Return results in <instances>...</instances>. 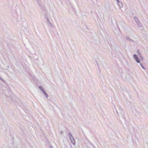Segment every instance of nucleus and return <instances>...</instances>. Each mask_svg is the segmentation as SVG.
<instances>
[{"instance_id": "f257e3e1", "label": "nucleus", "mask_w": 148, "mask_h": 148, "mask_svg": "<svg viewBox=\"0 0 148 148\" xmlns=\"http://www.w3.org/2000/svg\"><path fill=\"white\" fill-rule=\"evenodd\" d=\"M68 136L71 141V143L73 145H75V141L72 135L70 133H69Z\"/></svg>"}, {"instance_id": "f03ea898", "label": "nucleus", "mask_w": 148, "mask_h": 148, "mask_svg": "<svg viewBox=\"0 0 148 148\" xmlns=\"http://www.w3.org/2000/svg\"><path fill=\"white\" fill-rule=\"evenodd\" d=\"M119 109L120 112L119 113L117 111H116V112L118 115H120L122 116L123 115V110L122 108H119Z\"/></svg>"}, {"instance_id": "7ed1b4c3", "label": "nucleus", "mask_w": 148, "mask_h": 148, "mask_svg": "<svg viewBox=\"0 0 148 148\" xmlns=\"http://www.w3.org/2000/svg\"><path fill=\"white\" fill-rule=\"evenodd\" d=\"M9 98L12 101H14V99L15 97V96L14 95H10L9 96Z\"/></svg>"}, {"instance_id": "20e7f679", "label": "nucleus", "mask_w": 148, "mask_h": 148, "mask_svg": "<svg viewBox=\"0 0 148 148\" xmlns=\"http://www.w3.org/2000/svg\"><path fill=\"white\" fill-rule=\"evenodd\" d=\"M117 4L120 8H121L123 7V5L121 1H120Z\"/></svg>"}, {"instance_id": "39448f33", "label": "nucleus", "mask_w": 148, "mask_h": 148, "mask_svg": "<svg viewBox=\"0 0 148 148\" xmlns=\"http://www.w3.org/2000/svg\"><path fill=\"white\" fill-rule=\"evenodd\" d=\"M43 92L44 93V95H45V96L47 98V97L48 96V95L47 93L44 91H43Z\"/></svg>"}, {"instance_id": "423d86ee", "label": "nucleus", "mask_w": 148, "mask_h": 148, "mask_svg": "<svg viewBox=\"0 0 148 148\" xmlns=\"http://www.w3.org/2000/svg\"><path fill=\"white\" fill-rule=\"evenodd\" d=\"M136 23H137V25H138L139 27H140V26H141L140 23V22L139 21H138L136 22Z\"/></svg>"}, {"instance_id": "0eeeda50", "label": "nucleus", "mask_w": 148, "mask_h": 148, "mask_svg": "<svg viewBox=\"0 0 148 148\" xmlns=\"http://www.w3.org/2000/svg\"><path fill=\"white\" fill-rule=\"evenodd\" d=\"M133 57L134 59L135 60L138 58L137 55L136 54L134 55L133 56Z\"/></svg>"}, {"instance_id": "6e6552de", "label": "nucleus", "mask_w": 148, "mask_h": 148, "mask_svg": "<svg viewBox=\"0 0 148 148\" xmlns=\"http://www.w3.org/2000/svg\"><path fill=\"white\" fill-rule=\"evenodd\" d=\"M39 88L43 92V91H44V89H43V87L41 86H39Z\"/></svg>"}, {"instance_id": "1a4fd4ad", "label": "nucleus", "mask_w": 148, "mask_h": 148, "mask_svg": "<svg viewBox=\"0 0 148 148\" xmlns=\"http://www.w3.org/2000/svg\"><path fill=\"white\" fill-rule=\"evenodd\" d=\"M126 39L128 41H131V39L128 37H127L126 38Z\"/></svg>"}, {"instance_id": "9d476101", "label": "nucleus", "mask_w": 148, "mask_h": 148, "mask_svg": "<svg viewBox=\"0 0 148 148\" xmlns=\"http://www.w3.org/2000/svg\"><path fill=\"white\" fill-rule=\"evenodd\" d=\"M134 20L136 22H137L138 21H139L138 19V18H137V17H134Z\"/></svg>"}, {"instance_id": "9b49d317", "label": "nucleus", "mask_w": 148, "mask_h": 148, "mask_svg": "<svg viewBox=\"0 0 148 148\" xmlns=\"http://www.w3.org/2000/svg\"><path fill=\"white\" fill-rule=\"evenodd\" d=\"M135 60L137 63H139L140 62V60H139L138 58H137L135 59Z\"/></svg>"}, {"instance_id": "f8f14e48", "label": "nucleus", "mask_w": 148, "mask_h": 148, "mask_svg": "<svg viewBox=\"0 0 148 148\" xmlns=\"http://www.w3.org/2000/svg\"><path fill=\"white\" fill-rule=\"evenodd\" d=\"M48 23H49V25H50V26H51V27H52V28L53 27V24L51 23V22H50Z\"/></svg>"}, {"instance_id": "ddd939ff", "label": "nucleus", "mask_w": 148, "mask_h": 148, "mask_svg": "<svg viewBox=\"0 0 148 148\" xmlns=\"http://www.w3.org/2000/svg\"><path fill=\"white\" fill-rule=\"evenodd\" d=\"M138 55L140 57V58H141V59H143V57L142 56V55H141V53H139L138 54Z\"/></svg>"}, {"instance_id": "4468645a", "label": "nucleus", "mask_w": 148, "mask_h": 148, "mask_svg": "<svg viewBox=\"0 0 148 148\" xmlns=\"http://www.w3.org/2000/svg\"><path fill=\"white\" fill-rule=\"evenodd\" d=\"M140 65L143 69L144 70H145V68L144 67V66L142 64L140 63Z\"/></svg>"}, {"instance_id": "2eb2a0df", "label": "nucleus", "mask_w": 148, "mask_h": 148, "mask_svg": "<svg viewBox=\"0 0 148 148\" xmlns=\"http://www.w3.org/2000/svg\"><path fill=\"white\" fill-rule=\"evenodd\" d=\"M47 22H48V23H49V22H50V21H49V19H48V18H47Z\"/></svg>"}, {"instance_id": "dca6fc26", "label": "nucleus", "mask_w": 148, "mask_h": 148, "mask_svg": "<svg viewBox=\"0 0 148 148\" xmlns=\"http://www.w3.org/2000/svg\"><path fill=\"white\" fill-rule=\"evenodd\" d=\"M137 53H138V54H139V53H140L139 52V51L138 50H137Z\"/></svg>"}, {"instance_id": "f3484780", "label": "nucleus", "mask_w": 148, "mask_h": 148, "mask_svg": "<svg viewBox=\"0 0 148 148\" xmlns=\"http://www.w3.org/2000/svg\"><path fill=\"white\" fill-rule=\"evenodd\" d=\"M116 1H117V3L120 1H119V0H116Z\"/></svg>"}, {"instance_id": "a211bd4d", "label": "nucleus", "mask_w": 148, "mask_h": 148, "mask_svg": "<svg viewBox=\"0 0 148 148\" xmlns=\"http://www.w3.org/2000/svg\"><path fill=\"white\" fill-rule=\"evenodd\" d=\"M3 72H4L5 73V74H7V73L4 71H3Z\"/></svg>"}, {"instance_id": "6ab92c4d", "label": "nucleus", "mask_w": 148, "mask_h": 148, "mask_svg": "<svg viewBox=\"0 0 148 148\" xmlns=\"http://www.w3.org/2000/svg\"><path fill=\"white\" fill-rule=\"evenodd\" d=\"M92 145L94 148H95V146L93 145L92 144Z\"/></svg>"}, {"instance_id": "aec40b11", "label": "nucleus", "mask_w": 148, "mask_h": 148, "mask_svg": "<svg viewBox=\"0 0 148 148\" xmlns=\"http://www.w3.org/2000/svg\"><path fill=\"white\" fill-rule=\"evenodd\" d=\"M62 131H61L60 132V134H62Z\"/></svg>"}, {"instance_id": "412c9836", "label": "nucleus", "mask_w": 148, "mask_h": 148, "mask_svg": "<svg viewBox=\"0 0 148 148\" xmlns=\"http://www.w3.org/2000/svg\"><path fill=\"white\" fill-rule=\"evenodd\" d=\"M5 94V95L6 96V97H7L8 96L6 94Z\"/></svg>"}]
</instances>
